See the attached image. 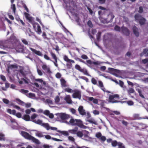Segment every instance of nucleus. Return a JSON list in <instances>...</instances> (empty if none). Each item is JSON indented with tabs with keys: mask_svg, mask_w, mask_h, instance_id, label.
Instances as JSON below:
<instances>
[{
	"mask_svg": "<svg viewBox=\"0 0 148 148\" xmlns=\"http://www.w3.org/2000/svg\"><path fill=\"white\" fill-rule=\"evenodd\" d=\"M60 117L61 119L64 120L67 119L69 116L68 115L65 113H62L60 114Z\"/></svg>",
	"mask_w": 148,
	"mask_h": 148,
	"instance_id": "f3484780",
	"label": "nucleus"
},
{
	"mask_svg": "<svg viewBox=\"0 0 148 148\" xmlns=\"http://www.w3.org/2000/svg\"><path fill=\"white\" fill-rule=\"evenodd\" d=\"M71 125L73 126H77L82 128L86 129V126L84 125L80 119H72L69 121Z\"/></svg>",
	"mask_w": 148,
	"mask_h": 148,
	"instance_id": "f03ea898",
	"label": "nucleus"
},
{
	"mask_svg": "<svg viewBox=\"0 0 148 148\" xmlns=\"http://www.w3.org/2000/svg\"><path fill=\"white\" fill-rule=\"evenodd\" d=\"M81 57L84 59H87L88 58V56L86 55L83 54L81 56Z\"/></svg>",
	"mask_w": 148,
	"mask_h": 148,
	"instance_id": "0e129e2a",
	"label": "nucleus"
},
{
	"mask_svg": "<svg viewBox=\"0 0 148 148\" xmlns=\"http://www.w3.org/2000/svg\"><path fill=\"white\" fill-rule=\"evenodd\" d=\"M21 134L25 138L28 140H31L36 144L39 145L40 144V143L38 139L30 135L27 132L22 131L21 132Z\"/></svg>",
	"mask_w": 148,
	"mask_h": 148,
	"instance_id": "f257e3e1",
	"label": "nucleus"
},
{
	"mask_svg": "<svg viewBox=\"0 0 148 148\" xmlns=\"http://www.w3.org/2000/svg\"><path fill=\"white\" fill-rule=\"evenodd\" d=\"M65 92H67L69 93H73L74 90H72L71 88H66L64 89Z\"/></svg>",
	"mask_w": 148,
	"mask_h": 148,
	"instance_id": "c85d7f7f",
	"label": "nucleus"
},
{
	"mask_svg": "<svg viewBox=\"0 0 148 148\" xmlns=\"http://www.w3.org/2000/svg\"><path fill=\"white\" fill-rule=\"evenodd\" d=\"M15 49L17 51H20L22 49L21 48L20 45H18L16 47Z\"/></svg>",
	"mask_w": 148,
	"mask_h": 148,
	"instance_id": "09e8293b",
	"label": "nucleus"
},
{
	"mask_svg": "<svg viewBox=\"0 0 148 148\" xmlns=\"http://www.w3.org/2000/svg\"><path fill=\"white\" fill-rule=\"evenodd\" d=\"M30 49L33 53H34L37 55L40 56H42V54L40 51H37L36 49H34L32 48H30Z\"/></svg>",
	"mask_w": 148,
	"mask_h": 148,
	"instance_id": "f8f14e48",
	"label": "nucleus"
},
{
	"mask_svg": "<svg viewBox=\"0 0 148 148\" xmlns=\"http://www.w3.org/2000/svg\"><path fill=\"white\" fill-rule=\"evenodd\" d=\"M78 111L80 114L82 115H85L86 114L85 110L84 109L82 106H80L78 108Z\"/></svg>",
	"mask_w": 148,
	"mask_h": 148,
	"instance_id": "1a4fd4ad",
	"label": "nucleus"
},
{
	"mask_svg": "<svg viewBox=\"0 0 148 148\" xmlns=\"http://www.w3.org/2000/svg\"><path fill=\"white\" fill-rule=\"evenodd\" d=\"M68 139L69 140L71 141L72 142H74L75 140V138L73 137L69 136L68 137Z\"/></svg>",
	"mask_w": 148,
	"mask_h": 148,
	"instance_id": "13d9d810",
	"label": "nucleus"
},
{
	"mask_svg": "<svg viewBox=\"0 0 148 148\" xmlns=\"http://www.w3.org/2000/svg\"><path fill=\"white\" fill-rule=\"evenodd\" d=\"M102 136L100 132H97L96 134L95 135L96 137L99 138V139L101 137V136Z\"/></svg>",
	"mask_w": 148,
	"mask_h": 148,
	"instance_id": "37998d69",
	"label": "nucleus"
},
{
	"mask_svg": "<svg viewBox=\"0 0 148 148\" xmlns=\"http://www.w3.org/2000/svg\"><path fill=\"white\" fill-rule=\"evenodd\" d=\"M134 118V119H141V118L140 117L139 115L138 114H134L133 115Z\"/></svg>",
	"mask_w": 148,
	"mask_h": 148,
	"instance_id": "72a5a7b5",
	"label": "nucleus"
},
{
	"mask_svg": "<svg viewBox=\"0 0 148 148\" xmlns=\"http://www.w3.org/2000/svg\"><path fill=\"white\" fill-rule=\"evenodd\" d=\"M77 130L78 128L77 127H75L74 129L69 130V132L73 134H76Z\"/></svg>",
	"mask_w": 148,
	"mask_h": 148,
	"instance_id": "4be33fe9",
	"label": "nucleus"
},
{
	"mask_svg": "<svg viewBox=\"0 0 148 148\" xmlns=\"http://www.w3.org/2000/svg\"><path fill=\"white\" fill-rule=\"evenodd\" d=\"M122 123L123 125L127 127V128L128 127L127 126L128 124V123L127 122L124 120H123L122 121Z\"/></svg>",
	"mask_w": 148,
	"mask_h": 148,
	"instance_id": "8fccbe9b",
	"label": "nucleus"
},
{
	"mask_svg": "<svg viewBox=\"0 0 148 148\" xmlns=\"http://www.w3.org/2000/svg\"><path fill=\"white\" fill-rule=\"evenodd\" d=\"M136 123L134 122H132L130 123V127H127V129L128 130H130V129H132L133 128V127H136Z\"/></svg>",
	"mask_w": 148,
	"mask_h": 148,
	"instance_id": "b1692460",
	"label": "nucleus"
},
{
	"mask_svg": "<svg viewBox=\"0 0 148 148\" xmlns=\"http://www.w3.org/2000/svg\"><path fill=\"white\" fill-rule=\"evenodd\" d=\"M114 29L116 31L120 32L121 30V28L119 27L118 25H116L114 27Z\"/></svg>",
	"mask_w": 148,
	"mask_h": 148,
	"instance_id": "49530a36",
	"label": "nucleus"
},
{
	"mask_svg": "<svg viewBox=\"0 0 148 148\" xmlns=\"http://www.w3.org/2000/svg\"><path fill=\"white\" fill-rule=\"evenodd\" d=\"M108 71L110 73L115 75H116V73H119L120 72L119 70H118L111 68H108Z\"/></svg>",
	"mask_w": 148,
	"mask_h": 148,
	"instance_id": "6e6552de",
	"label": "nucleus"
},
{
	"mask_svg": "<svg viewBox=\"0 0 148 148\" xmlns=\"http://www.w3.org/2000/svg\"><path fill=\"white\" fill-rule=\"evenodd\" d=\"M99 139L101 141L104 142L106 140V138L105 136H101Z\"/></svg>",
	"mask_w": 148,
	"mask_h": 148,
	"instance_id": "de8ad7c7",
	"label": "nucleus"
},
{
	"mask_svg": "<svg viewBox=\"0 0 148 148\" xmlns=\"http://www.w3.org/2000/svg\"><path fill=\"white\" fill-rule=\"evenodd\" d=\"M42 36L44 39H47V40H49V38L47 37V35L45 32H43Z\"/></svg>",
	"mask_w": 148,
	"mask_h": 148,
	"instance_id": "e433bc0d",
	"label": "nucleus"
},
{
	"mask_svg": "<svg viewBox=\"0 0 148 148\" xmlns=\"http://www.w3.org/2000/svg\"><path fill=\"white\" fill-rule=\"evenodd\" d=\"M87 25H88L90 27H93V25L91 21L89 20L87 22Z\"/></svg>",
	"mask_w": 148,
	"mask_h": 148,
	"instance_id": "603ef678",
	"label": "nucleus"
},
{
	"mask_svg": "<svg viewBox=\"0 0 148 148\" xmlns=\"http://www.w3.org/2000/svg\"><path fill=\"white\" fill-rule=\"evenodd\" d=\"M57 132L61 133L65 136H67L69 135V134L68 132L66 131H61L59 130H58L57 131Z\"/></svg>",
	"mask_w": 148,
	"mask_h": 148,
	"instance_id": "393cba45",
	"label": "nucleus"
},
{
	"mask_svg": "<svg viewBox=\"0 0 148 148\" xmlns=\"http://www.w3.org/2000/svg\"><path fill=\"white\" fill-rule=\"evenodd\" d=\"M42 69L46 71L47 73L50 74L51 73V71H50V68L46 64H43L42 66Z\"/></svg>",
	"mask_w": 148,
	"mask_h": 148,
	"instance_id": "9b49d317",
	"label": "nucleus"
},
{
	"mask_svg": "<svg viewBox=\"0 0 148 148\" xmlns=\"http://www.w3.org/2000/svg\"><path fill=\"white\" fill-rule=\"evenodd\" d=\"M80 78L85 80L86 82H88V79L85 77L82 76L80 77Z\"/></svg>",
	"mask_w": 148,
	"mask_h": 148,
	"instance_id": "69168bd1",
	"label": "nucleus"
},
{
	"mask_svg": "<svg viewBox=\"0 0 148 148\" xmlns=\"http://www.w3.org/2000/svg\"><path fill=\"white\" fill-rule=\"evenodd\" d=\"M22 119L26 121H29L30 120V117L27 114L24 115L22 117Z\"/></svg>",
	"mask_w": 148,
	"mask_h": 148,
	"instance_id": "aec40b11",
	"label": "nucleus"
},
{
	"mask_svg": "<svg viewBox=\"0 0 148 148\" xmlns=\"http://www.w3.org/2000/svg\"><path fill=\"white\" fill-rule=\"evenodd\" d=\"M36 20L39 23L42 27L44 26V25L42 23L41 20L38 17H36Z\"/></svg>",
	"mask_w": 148,
	"mask_h": 148,
	"instance_id": "4d7b16f0",
	"label": "nucleus"
},
{
	"mask_svg": "<svg viewBox=\"0 0 148 148\" xmlns=\"http://www.w3.org/2000/svg\"><path fill=\"white\" fill-rule=\"evenodd\" d=\"M148 51V49H144L142 53L141 54V56H143V54H146Z\"/></svg>",
	"mask_w": 148,
	"mask_h": 148,
	"instance_id": "c03bdc74",
	"label": "nucleus"
},
{
	"mask_svg": "<svg viewBox=\"0 0 148 148\" xmlns=\"http://www.w3.org/2000/svg\"><path fill=\"white\" fill-rule=\"evenodd\" d=\"M88 100L90 101H92L93 103L97 104L98 103V100L97 99H94L93 97H88Z\"/></svg>",
	"mask_w": 148,
	"mask_h": 148,
	"instance_id": "a211bd4d",
	"label": "nucleus"
},
{
	"mask_svg": "<svg viewBox=\"0 0 148 148\" xmlns=\"http://www.w3.org/2000/svg\"><path fill=\"white\" fill-rule=\"evenodd\" d=\"M8 112L10 114H12L13 115H15L18 118H22L21 114L20 112L16 113V111L15 110H12L10 109H8L7 110Z\"/></svg>",
	"mask_w": 148,
	"mask_h": 148,
	"instance_id": "423d86ee",
	"label": "nucleus"
},
{
	"mask_svg": "<svg viewBox=\"0 0 148 148\" xmlns=\"http://www.w3.org/2000/svg\"><path fill=\"white\" fill-rule=\"evenodd\" d=\"M87 121H88V122H89L90 123H93L95 125L97 124L96 122L95 121H94L91 119L88 120H87Z\"/></svg>",
	"mask_w": 148,
	"mask_h": 148,
	"instance_id": "bf43d9fd",
	"label": "nucleus"
},
{
	"mask_svg": "<svg viewBox=\"0 0 148 148\" xmlns=\"http://www.w3.org/2000/svg\"><path fill=\"white\" fill-rule=\"evenodd\" d=\"M50 54L52 58L54 60V61L57 60V57L56 55L52 51L50 52Z\"/></svg>",
	"mask_w": 148,
	"mask_h": 148,
	"instance_id": "5701e85b",
	"label": "nucleus"
},
{
	"mask_svg": "<svg viewBox=\"0 0 148 148\" xmlns=\"http://www.w3.org/2000/svg\"><path fill=\"white\" fill-rule=\"evenodd\" d=\"M42 126L46 128L47 130H49L50 129V127L48 123H43Z\"/></svg>",
	"mask_w": 148,
	"mask_h": 148,
	"instance_id": "cd10ccee",
	"label": "nucleus"
},
{
	"mask_svg": "<svg viewBox=\"0 0 148 148\" xmlns=\"http://www.w3.org/2000/svg\"><path fill=\"white\" fill-rule=\"evenodd\" d=\"M101 88L104 92H106L108 93H111L110 91L106 90V89L104 87V86H103V87H102Z\"/></svg>",
	"mask_w": 148,
	"mask_h": 148,
	"instance_id": "864d4df0",
	"label": "nucleus"
},
{
	"mask_svg": "<svg viewBox=\"0 0 148 148\" xmlns=\"http://www.w3.org/2000/svg\"><path fill=\"white\" fill-rule=\"evenodd\" d=\"M136 90L139 93V96L141 98L145 99V97L143 95V93L142 92V90L140 89H136Z\"/></svg>",
	"mask_w": 148,
	"mask_h": 148,
	"instance_id": "412c9836",
	"label": "nucleus"
},
{
	"mask_svg": "<svg viewBox=\"0 0 148 148\" xmlns=\"http://www.w3.org/2000/svg\"><path fill=\"white\" fill-rule=\"evenodd\" d=\"M61 85L62 87H65L67 86L66 81L63 78L60 79Z\"/></svg>",
	"mask_w": 148,
	"mask_h": 148,
	"instance_id": "4468645a",
	"label": "nucleus"
},
{
	"mask_svg": "<svg viewBox=\"0 0 148 148\" xmlns=\"http://www.w3.org/2000/svg\"><path fill=\"white\" fill-rule=\"evenodd\" d=\"M11 8L13 10V12L14 14H15L16 12V6L14 4H12L11 6Z\"/></svg>",
	"mask_w": 148,
	"mask_h": 148,
	"instance_id": "473e14b6",
	"label": "nucleus"
},
{
	"mask_svg": "<svg viewBox=\"0 0 148 148\" xmlns=\"http://www.w3.org/2000/svg\"><path fill=\"white\" fill-rule=\"evenodd\" d=\"M101 35V33L100 32H99L97 34V40L98 41L100 38Z\"/></svg>",
	"mask_w": 148,
	"mask_h": 148,
	"instance_id": "ea45409f",
	"label": "nucleus"
},
{
	"mask_svg": "<svg viewBox=\"0 0 148 148\" xmlns=\"http://www.w3.org/2000/svg\"><path fill=\"white\" fill-rule=\"evenodd\" d=\"M143 8L141 7L140 6L139 8V10L138 11V12L140 13H142L143 12Z\"/></svg>",
	"mask_w": 148,
	"mask_h": 148,
	"instance_id": "338daca9",
	"label": "nucleus"
},
{
	"mask_svg": "<svg viewBox=\"0 0 148 148\" xmlns=\"http://www.w3.org/2000/svg\"><path fill=\"white\" fill-rule=\"evenodd\" d=\"M60 101L59 97L58 96H56L55 98V101L56 103L58 104Z\"/></svg>",
	"mask_w": 148,
	"mask_h": 148,
	"instance_id": "c9c22d12",
	"label": "nucleus"
},
{
	"mask_svg": "<svg viewBox=\"0 0 148 148\" xmlns=\"http://www.w3.org/2000/svg\"><path fill=\"white\" fill-rule=\"evenodd\" d=\"M16 100L19 102V104H20L22 105H23V104H25V103L24 102L19 99H16Z\"/></svg>",
	"mask_w": 148,
	"mask_h": 148,
	"instance_id": "a18cd8bd",
	"label": "nucleus"
},
{
	"mask_svg": "<svg viewBox=\"0 0 148 148\" xmlns=\"http://www.w3.org/2000/svg\"><path fill=\"white\" fill-rule=\"evenodd\" d=\"M72 96L73 98H77L79 100L81 99L82 93L80 90L75 89L74 90Z\"/></svg>",
	"mask_w": 148,
	"mask_h": 148,
	"instance_id": "39448f33",
	"label": "nucleus"
},
{
	"mask_svg": "<svg viewBox=\"0 0 148 148\" xmlns=\"http://www.w3.org/2000/svg\"><path fill=\"white\" fill-rule=\"evenodd\" d=\"M19 72L22 74L23 77H24L25 78H26V74L22 70H19Z\"/></svg>",
	"mask_w": 148,
	"mask_h": 148,
	"instance_id": "f704fd0d",
	"label": "nucleus"
},
{
	"mask_svg": "<svg viewBox=\"0 0 148 148\" xmlns=\"http://www.w3.org/2000/svg\"><path fill=\"white\" fill-rule=\"evenodd\" d=\"M21 92L23 93H27L29 92V91L27 90L22 89L21 90Z\"/></svg>",
	"mask_w": 148,
	"mask_h": 148,
	"instance_id": "e2e57ef3",
	"label": "nucleus"
},
{
	"mask_svg": "<svg viewBox=\"0 0 148 148\" xmlns=\"http://www.w3.org/2000/svg\"><path fill=\"white\" fill-rule=\"evenodd\" d=\"M132 29L133 31V33L134 34H135V35L136 36H139V34L138 32V28H137V27L135 26H134L132 28Z\"/></svg>",
	"mask_w": 148,
	"mask_h": 148,
	"instance_id": "2eb2a0df",
	"label": "nucleus"
},
{
	"mask_svg": "<svg viewBox=\"0 0 148 148\" xmlns=\"http://www.w3.org/2000/svg\"><path fill=\"white\" fill-rule=\"evenodd\" d=\"M75 68L77 70L79 71H80L81 69H82V68L78 64H76L75 65Z\"/></svg>",
	"mask_w": 148,
	"mask_h": 148,
	"instance_id": "3c124183",
	"label": "nucleus"
},
{
	"mask_svg": "<svg viewBox=\"0 0 148 148\" xmlns=\"http://www.w3.org/2000/svg\"><path fill=\"white\" fill-rule=\"evenodd\" d=\"M24 14L26 19L30 23L34 24V18L30 16V14L24 12Z\"/></svg>",
	"mask_w": 148,
	"mask_h": 148,
	"instance_id": "0eeeda50",
	"label": "nucleus"
},
{
	"mask_svg": "<svg viewBox=\"0 0 148 148\" xmlns=\"http://www.w3.org/2000/svg\"><path fill=\"white\" fill-rule=\"evenodd\" d=\"M99 83V86L101 88L102 87H103V82L101 81H98Z\"/></svg>",
	"mask_w": 148,
	"mask_h": 148,
	"instance_id": "5fc2aeb1",
	"label": "nucleus"
},
{
	"mask_svg": "<svg viewBox=\"0 0 148 148\" xmlns=\"http://www.w3.org/2000/svg\"><path fill=\"white\" fill-rule=\"evenodd\" d=\"M119 142H117L116 140H113L112 142V145L113 147H115L118 145Z\"/></svg>",
	"mask_w": 148,
	"mask_h": 148,
	"instance_id": "c756f323",
	"label": "nucleus"
},
{
	"mask_svg": "<svg viewBox=\"0 0 148 148\" xmlns=\"http://www.w3.org/2000/svg\"><path fill=\"white\" fill-rule=\"evenodd\" d=\"M33 122L35 123L40 125L42 126V124L43 123H42V121L40 120V119H38L37 120H34L33 121Z\"/></svg>",
	"mask_w": 148,
	"mask_h": 148,
	"instance_id": "7c9ffc66",
	"label": "nucleus"
},
{
	"mask_svg": "<svg viewBox=\"0 0 148 148\" xmlns=\"http://www.w3.org/2000/svg\"><path fill=\"white\" fill-rule=\"evenodd\" d=\"M80 71L83 73L85 75L91 77V75L88 73V71L87 69L84 68H82Z\"/></svg>",
	"mask_w": 148,
	"mask_h": 148,
	"instance_id": "6ab92c4d",
	"label": "nucleus"
},
{
	"mask_svg": "<svg viewBox=\"0 0 148 148\" xmlns=\"http://www.w3.org/2000/svg\"><path fill=\"white\" fill-rule=\"evenodd\" d=\"M91 81L92 83L96 85L97 84V81L94 78H92L91 79Z\"/></svg>",
	"mask_w": 148,
	"mask_h": 148,
	"instance_id": "a19ab883",
	"label": "nucleus"
},
{
	"mask_svg": "<svg viewBox=\"0 0 148 148\" xmlns=\"http://www.w3.org/2000/svg\"><path fill=\"white\" fill-rule=\"evenodd\" d=\"M108 18H107L106 19H105V22H104L105 23H108L111 21H109V20H108V18L110 16H111V20H112L114 18V16L112 15H108Z\"/></svg>",
	"mask_w": 148,
	"mask_h": 148,
	"instance_id": "a878e982",
	"label": "nucleus"
},
{
	"mask_svg": "<svg viewBox=\"0 0 148 148\" xmlns=\"http://www.w3.org/2000/svg\"><path fill=\"white\" fill-rule=\"evenodd\" d=\"M63 59L64 60L68 63H74L75 61L74 60L69 59L68 58L67 56L66 55H65L64 56Z\"/></svg>",
	"mask_w": 148,
	"mask_h": 148,
	"instance_id": "dca6fc26",
	"label": "nucleus"
},
{
	"mask_svg": "<svg viewBox=\"0 0 148 148\" xmlns=\"http://www.w3.org/2000/svg\"><path fill=\"white\" fill-rule=\"evenodd\" d=\"M118 146V148H125L124 145H123L122 143L120 142H119Z\"/></svg>",
	"mask_w": 148,
	"mask_h": 148,
	"instance_id": "58836bf2",
	"label": "nucleus"
},
{
	"mask_svg": "<svg viewBox=\"0 0 148 148\" xmlns=\"http://www.w3.org/2000/svg\"><path fill=\"white\" fill-rule=\"evenodd\" d=\"M44 58L47 60L51 61L50 58L47 55L45 54L44 55Z\"/></svg>",
	"mask_w": 148,
	"mask_h": 148,
	"instance_id": "6e6d98bb",
	"label": "nucleus"
},
{
	"mask_svg": "<svg viewBox=\"0 0 148 148\" xmlns=\"http://www.w3.org/2000/svg\"><path fill=\"white\" fill-rule=\"evenodd\" d=\"M123 33L125 35L128 36L130 34V31L126 27H122L121 28Z\"/></svg>",
	"mask_w": 148,
	"mask_h": 148,
	"instance_id": "9d476101",
	"label": "nucleus"
},
{
	"mask_svg": "<svg viewBox=\"0 0 148 148\" xmlns=\"http://www.w3.org/2000/svg\"><path fill=\"white\" fill-rule=\"evenodd\" d=\"M76 134L77 136L79 138H82L83 136V134L82 132L80 131L77 132Z\"/></svg>",
	"mask_w": 148,
	"mask_h": 148,
	"instance_id": "2f4dec72",
	"label": "nucleus"
},
{
	"mask_svg": "<svg viewBox=\"0 0 148 148\" xmlns=\"http://www.w3.org/2000/svg\"><path fill=\"white\" fill-rule=\"evenodd\" d=\"M134 90L132 88H130L128 90V92L129 94L134 93Z\"/></svg>",
	"mask_w": 148,
	"mask_h": 148,
	"instance_id": "79ce46f5",
	"label": "nucleus"
},
{
	"mask_svg": "<svg viewBox=\"0 0 148 148\" xmlns=\"http://www.w3.org/2000/svg\"><path fill=\"white\" fill-rule=\"evenodd\" d=\"M134 18L135 21L138 23L140 25H144L146 23V20L142 15L139 14H137L135 15Z\"/></svg>",
	"mask_w": 148,
	"mask_h": 148,
	"instance_id": "7ed1b4c3",
	"label": "nucleus"
},
{
	"mask_svg": "<svg viewBox=\"0 0 148 148\" xmlns=\"http://www.w3.org/2000/svg\"><path fill=\"white\" fill-rule=\"evenodd\" d=\"M0 78L3 81H5L6 80L5 76L2 75H0Z\"/></svg>",
	"mask_w": 148,
	"mask_h": 148,
	"instance_id": "774afa93",
	"label": "nucleus"
},
{
	"mask_svg": "<svg viewBox=\"0 0 148 148\" xmlns=\"http://www.w3.org/2000/svg\"><path fill=\"white\" fill-rule=\"evenodd\" d=\"M64 99L68 103L70 104L72 103V101L69 95H66Z\"/></svg>",
	"mask_w": 148,
	"mask_h": 148,
	"instance_id": "ddd939ff",
	"label": "nucleus"
},
{
	"mask_svg": "<svg viewBox=\"0 0 148 148\" xmlns=\"http://www.w3.org/2000/svg\"><path fill=\"white\" fill-rule=\"evenodd\" d=\"M3 101L4 103L6 104H8L9 102V101L6 99H3Z\"/></svg>",
	"mask_w": 148,
	"mask_h": 148,
	"instance_id": "052dcab7",
	"label": "nucleus"
},
{
	"mask_svg": "<svg viewBox=\"0 0 148 148\" xmlns=\"http://www.w3.org/2000/svg\"><path fill=\"white\" fill-rule=\"evenodd\" d=\"M36 136L39 138H41L43 137L44 135L42 134V132H38L35 133Z\"/></svg>",
	"mask_w": 148,
	"mask_h": 148,
	"instance_id": "bb28decb",
	"label": "nucleus"
},
{
	"mask_svg": "<svg viewBox=\"0 0 148 148\" xmlns=\"http://www.w3.org/2000/svg\"><path fill=\"white\" fill-rule=\"evenodd\" d=\"M99 113V111L97 110H94L93 111V113L95 115H98Z\"/></svg>",
	"mask_w": 148,
	"mask_h": 148,
	"instance_id": "680f3d73",
	"label": "nucleus"
},
{
	"mask_svg": "<svg viewBox=\"0 0 148 148\" xmlns=\"http://www.w3.org/2000/svg\"><path fill=\"white\" fill-rule=\"evenodd\" d=\"M119 95L117 94L112 95H110L109 97V99L110 102L112 103L120 102V101L117 100H119Z\"/></svg>",
	"mask_w": 148,
	"mask_h": 148,
	"instance_id": "20e7f679",
	"label": "nucleus"
},
{
	"mask_svg": "<svg viewBox=\"0 0 148 148\" xmlns=\"http://www.w3.org/2000/svg\"><path fill=\"white\" fill-rule=\"evenodd\" d=\"M21 41L25 45H28V42L26 39L24 38H22L21 39Z\"/></svg>",
	"mask_w": 148,
	"mask_h": 148,
	"instance_id": "4c0bfd02",
	"label": "nucleus"
}]
</instances>
